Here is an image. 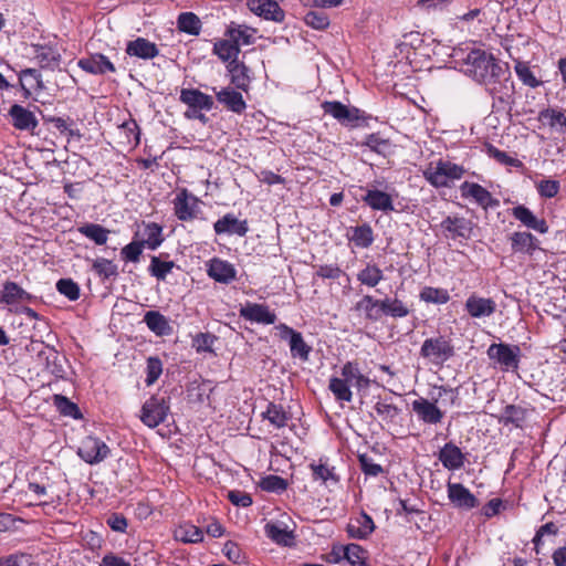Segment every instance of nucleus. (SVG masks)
I'll return each instance as SVG.
<instances>
[{"label":"nucleus","mask_w":566,"mask_h":566,"mask_svg":"<svg viewBox=\"0 0 566 566\" xmlns=\"http://www.w3.org/2000/svg\"><path fill=\"white\" fill-rule=\"evenodd\" d=\"M503 67L504 66L492 53L481 49H472L468 52L462 62L464 74L479 84L496 76Z\"/></svg>","instance_id":"obj_1"},{"label":"nucleus","mask_w":566,"mask_h":566,"mask_svg":"<svg viewBox=\"0 0 566 566\" xmlns=\"http://www.w3.org/2000/svg\"><path fill=\"white\" fill-rule=\"evenodd\" d=\"M493 99V107L496 109L511 111L515 102V86L511 81L507 67H503L493 78L482 83Z\"/></svg>","instance_id":"obj_2"},{"label":"nucleus","mask_w":566,"mask_h":566,"mask_svg":"<svg viewBox=\"0 0 566 566\" xmlns=\"http://www.w3.org/2000/svg\"><path fill=\"white\" fill-rule=\"evenodd\" d=\"M465 169L448 160L431 163L423 171L424 179L436 188L448 187L450 180L463 177Z\"/></svg>","instance_id":"obj_3"},{"label":"nucleus","mask_w":566,"mask_h":566,"mask_svg":"<svg viewBox=\"0 0 566 566\" xmlns=\"http://www.w3.org/2000/svg\"><path fill=\"white\" fill-rule=\"evenodd\" d=\"M169 400L168 396L153 395L142 407L140 421L151 429L164 423L170 411Z\"/></svg>","instance_id":"obj_4"},{"label":"nucleus","mask_w":566,"mask_h":566,"mask_svg":"<svg viewBox=\"0 0 566 566\" xmlns=\"http://www.w3.org/2000/svg\"><path fill=\"white\" fill-rule=\"evenodd\" d=\"M321 106L325 114L331 115L345 127L355 128L366 120L364 112L359 108L345 105L338 101H325Z\"/></svg>","instance_id":"obj_5"},{"label":"nucleus","mask_w":566,"mask_h":566,"mask_svg":"<svg viewBox=\"0 0 566 566\" xmlns=\"http://www.w3.org/2000/svg\"><path fill=\"white\" fill-rule=\"evenodd\" d=\"M420 355L434 365H443L454 355V347L444 336L431 337L422 343Z\"/></svg>","instance_id":"obj_6"},{"label":"nucleus","mask_w":566,"mask_h":566,"mask_svg":"<svg viewBox=\"0 0 566 566\" xmlns=\"http://www.w3.org/2000/svg\"><path fill=\"white\" fill-rule=\"evenodd\" d=\"M488 356L497 364L503 371L517 370L521 348L517 345L505 343L492 344L488 348Z\"/></svg>","instance_id":"obj_7"},{"label":"nucleus","mask_w":566,"mask_h":566,"mask_svg":"<svg viewBox=\"0 0 566 566\" xmlns=\"http://www.w3.org/2000/svg\"><path fill=\"white\" fill-rule=\"evenodd\" d=\"M281 339L286 340L290 346L291 356L302 361L310 359L312 347L304 340L302 334L286 324H279L275 327Z\"/></svg>","instance_id":"obj_8"},{"label":"nucleus","mask_w":566,"mask_h":566,"mask_svg":"<svg viewBox=\"0 0 566 566\" xmlns=\"http://www.w3.org/2000/svg\"><path fill=\"white\" fill-rule=\"evenodd\" d=\"M109 448L98 438L86 437L83 439L77 454L88 464H96L107 458Z\"/></svg>","instance_id":"obj_9"},{"label":"nucleus","mask_w":566,"mask_h":566,"mask_svg":"<svg viewBox=\"0 0 566 566\" xmlns=\"http://www.w3.org/2000/svg\"><path fill=\"white\" fill-rule=\"evenodd\" d=\"M240 317L251 323L270 325L276 322V314L266 304L248 302L239 310Z\"/></svg>","instance_id":"obj_10"},{"label":"nucleus","mask_w":566,"mask_h":566,"mask_svg":"<svg viewBox=\"0 0 566 566\" xmlns=\"http://www.w3.org/2000/svg\"><path fill=\"white\" fill-rule=\"evenodd\" d=\"M461 195L465 198H472L483 209L495 208L500 206L499 199L494 198L491 192L475 182L464 181L460 186Z\"/></svg>","instance_id":"obj_11"},{"label":"nucleus","mask_w":566,"mask_h":566,"mask_svg":"<svg viewBox=\"0 0 566 566\" xmlns=\"http://www.w3.org/2000/svg\"><path fill=\"white\" fill-rule=\"evenodd\" d=\"M440 227L443 231L449 233L446 237H450L452 239H469L473 231V222L464 217L459 216L446 217L442 220Z\"/></svg>","instance_id":"obj_12"},{"label":"nucleus","mask_w":566,"mask_h":566,"mask_svg":"<svg viewBox=\"0 0 566 566\" xmlns=\"http://www.w3.org/2000/svg\"><path fill=\"white\" fill-rule=\"evenodd\" d=\"M374 531L375 523L364 511L359 515L350 517L346 525L348 537L354 539H366Z\"/></svg>","instance_id":"obj_13"},{"label":"nucleus","mask_w":566,"mask_h":566,"mask_svg":"<svg viewBox=\"0 0 566 566\" xmlns=\"http://www.w3.org/2000/svg\"><path fill=\"white\" fill-rule=\"evenodd\" d=\"M411 406L419 420L427 424H437L443 419L444 413L437 407L436 401L419 398L413 400Z\"/></svg>","instance_id":"obj_14"},{"label":"nucleus","mask_w":566,"mask_h":566,"mask_svg":"<svg viewBox=\"0 0 566 566\" xmlns=\"http://www.w3.org/2000/svg\"><path fill=\"white\" fill-rule=\"evenodd\" d=\"M464 307L471 317L481 318L493 315L496 311V303L492 298L472 294L467 298Z\"/></svg>","instance_id":"obj_15"},{"label":"nucleus","mask_w":566,"mask_h":566,"mask_svg":"<svg viewBox=\"0 0 566 566\" xmlns=\"http://www.w3.org/2000/svg\"><path fill=\"white\" fill-rule=\"evenodd\" d=\"M249 9L266 20L282 22L284 20V11L274 0H249Z\"/></svg>","instance_id":"obj_16"},{"label":"nucleus","mask_w":566,"mask_h":566,"mask_svg":"<svg viewBox=\"0 0 566 566\" xmlns=\"http://www.w3.org/2000/svg\"><path fill=\"white\" fill-rule=\"evenodd\" d=\"M179 99L189 107L188 111H211L214 105L213 98L210 95H207L197 88H182L180 91Z\"/></svg>","instance_id":"obj_17"},{"label":"nucleus","mask_w":566,"mask_h":566,"mask_svg":"<svg viewBox=\"0 0 566 566\" xmlns=\"http://www.w3.org/2000/svg\"><path fill=\"white\" fill-rule=\"evenodd\" d=\"M217 101L222 104L228 111L235 114H242L247 108V103L242 94L233 87H223L220 91H216Z\"/></svg>","instance_id":"obj_18"},{"label":"nucleus","mask_w":566,"mask_h":566,"mask_svg":"<svg viewBox=\"0 0 566 566\" xmlns=\"http://www.w3.org/2000/svg\"><path fill=\"white\" fill-rule=\"evenodd\" d=\"M12 125L15 129L33 132L39 122L35 115L22 105L13 104L9 109Z\"/></svg>","instance_id":"obj_19"},{"label":"nucleus","mask_w":566,"mask_h":566,"mask_svg":"<svg viewBox=\"0 0 566 566\" xmlns=\"http://www.w3.org/2000/svg\"><path fill=\"white\" fill-rule=\"evenodd\" d=\"M217 234H237L244 237L249 231L247 220H239L234 214L227 213L213 224Z\"/></svg>","instance_id":"obj_20"},{"label":"nucleus","mask_w":566,"mask_h":566,"mask_svg":"<svg viewBox=\"0 0 566 566\" xmlns=\"http://www.w3.org/2000/svg\"><path fill=\"white\" fill-rule=\"evenodd\" d=\"M438 459L441 461L442 465L450 471L461 469L465 462V455L453 442L446 443L439 450Z\"/></svg>","instance_id":"obj_21"},{"label":"nucleus","mask_w":566,"mask_h":566,"mask_svg":"<svg viewBox=\"0 0 566 566\" xmlns=\"http://www.w3.org/2000/svg\"><path fill=\"white\" fill-rule=\"evenodd\" d=\"M227 71L230 74V83L238 90L248 92L250 90L251 77L249 67L238 59L231 60L227 64Z\"/></svg>","instance_id":"obj_22"},{"label":"nucleus","mask_w":566,"mask_h":566,"mask_svg":"<svg viewBox=\"0 0 566 566\" xmlns=\"http://www.w3.org/2000/svg\"><path fill=\"white\" fill-rule=\"evenodd\" d=\"M448 496L460 509L470 510L479 505L478 499L461 483H449Z\"/></svg>","instance_id":"obj_23"},{"label":"nucleus","mask_w":566,"mask_h":566,"mask_svg":"<svg viewBox=\"0 0 566 566\" xmlns=\"http://www.w3.org/2000/svg\"><path fill=\"white\" fill-rule=\"evenodd\" d=\"M77 64L83 71L95 75H102L108 72L114 73L116 71L109 59L101 53L92 54L88 57L81 59Z\"/></svg>","instance_id":"obj_24"},{"label":"nucleus","mask_w":566,"mask_h":566,"mask_svg":"<svg viewBox=\"0 0 566 566\" xmlns=\"http://www.w3.org/2000/svg\"><path fill=\"white\" fill-rule=\"evenodd\" d=\"M382 302L374 296L366 294L356 304L353 310L364 315L368 322H378L382 316Z\"/></svg>","instance_id":"obj_25"},{"label":"nucleus","mask_w":566,"mask_h":566,"mask_svg":"<svg viewBox=\"0 0 566 566\" xmlns=\"http://www.w3.org/2000/svg\"><path fill=\"white\" fill-rule=\"evenodd\" d=\"M198 199L189 197L186 189L181 190L174 200L176 217L181 221H189L196 218V207Z\"/></svg>","instance_id":"obj_26"},{"label":"nucleus","mask_w":566,"mask_h":566,"mask_svg":"<svg viewBox=\"0 0 566 566\" xmlns=\"http://www.w3.org/2000/svg\"><path fill=\"white\" fill-rule=\"evenodd\" d=\"M125 52L129 56L142 60H151L159 54V50L154 42L145 38H137L126 44Z\"/></svg>","instance_id":"obj_27"},{"label":"nucleus","mask_w":566,"mask_h":566,"mask_svg":"<svg viewBox=\"0 0 566 566\" xmlns=\"http://www.w3.org/2000/svg\"><path fill=\"white\" fill-rule=\"evenodd\" d=\"M208 275L214 281L229 284L237 277L233 264L221 259H212L209 263Z\"/></svg>","instance_id":"obj_28"},{"label":"nucleus","mask_w":566,"mask_h":566,"mask_svg":"<svg viewBox=\"0 0 566 566\" xmlns=\"http://www.w3.org/2000/svg\"><path fill=\"white\" fill-rule=\"evenodd\" d=\"M512 216L528 229L547 233L548 226L544 219H538L527 207L520 205L512 209Z\"/></svg>","instance_id":"obj_29"},{"label":"nucleus","mask_w":566,"mask_h":566,"mask_svg":"<svg viewBox=\"0 0 566 566\" xmlns=\"http://www.w3.org/2000/svg\"><path fill=\"white\" fill-rule=\"evenodd\" d=\"M361 200L373 210L388 212L395 209L392 197L378 189H367Z\"/></svg>","instance_id":"obj_30"},{"label":"nucleus","mask_w":566,"mask_h":566,"mask_svg":"<svg viewBox=\"0 0 566 566\" xmlns=\"http://www.w3.org/2000/svg\"><path fill=\"white\" fill-rule=\"evenodd\" d=\"M512 251L533 255L538 249V240L530 232L517 231L510 237Z\"/></svg>","instance_id":"obj_31"},{"label":"nucleus","mask_w":566,"mask_h":566,"mask_svg":"<svg viewBox=\"0 0 566 566\" xmlns=\"http://www.w3.org/2000/svg\"><path fill=\"white\" fill-rule=\"evenodd\" d=\"M139 235H142L139 241L150 250H156L164 241L163 228L155 222L144 223L143 230L135 234V237Z\"/></svg>","instance_id":"obj_32"},{"label":"nucleus","mask_w":566,"mask_h":566,"mask_svg":"<svg viewBox=\"0 0 566 566\" xmlns=\"http://www.w3.org/2000/svg\"><path fill=\"white\" fill-rule=\"evenodd\" d=\"M33 50L34 60L38 62L41 69L54 70L59 66L61 55L53 48L48 45L35 44L33 45Z\"/></svg>","instance_id":"obj_33"},{"label":"nucleus","mask_w":566,"mask_h":566,"mask_svg":"<svg viewBox=\"0 0 566 566\" xmlns=\"http://www.w3.org/2000/svg\"><path fill=\"white\" fill-rule=\"evenodd\" d=\"M526 420V409L517 405H506L499 417V423L503 426L513 424L515 428H522Z\"/></svg>","instance_id":"obj_34"},{"label":"nucleus","mask_w":566,"mask_h":566,"mask_svg":"<svg viewBox=\"0 0 566 566\" xmlns=\"http://www.w3.org/2000/svg\"><path fill=\"white\" fill-rule=\"evenodd\" d=\"M144 322L157 336L168 335L171 331L168 319L157 311L147 312L144 316Z\"/></svg>","instance_id":"obj_35"},{"label":"nucleus","mask_w":566,"mask_h":566,"mask_svg":"<svg viewBox=\"0 0 566 566\" xmlns=\"http://www.w3.org/2000/svg\"><path fill=\"white\" fill-rule=\"evenodd\" d=\"M23 300H31V295L15 282L8 281L3 284V290L0 296V302L2 304L12 305Z\"/></svg>","instance_id":"obj_36"},{"label":"nucleus","mask_w":566,"mask_h":566,"mask_svg":"<svg viewBox=\"0 0 566 566\" xmlns=\"http://www.w3.org/2000/svg\"><path fill=\"white\" fill-rule=\"evenodd\" d=\"M77 231L97 245L105 244L109 234V230L98 223H84Z\"/></svg>","instance_id":"obj_37"},{"label":"nucleus","mask_w":566,"mask_h":566,"mask_svg":"<svg viewBox=\"0 0 566 566\" xmlns=\"http://www.w3.org/2000/svg\"><path fill=\"white\" fill-rule=\"evenodd\" d=\"M264 419H268L272 426L280 429L287 424L291 415L286 412L281 405L270 402L266 410L262 413Z\"/></svg>","instance_id":"obj_38"},{"label":"nucleus","mask_w":566,"mask_h":566,"mask_svg":"<svg viewBox=\"0 0 566 566\" xmlns=\"http://www.w3.org/2000/svg\"><path fill=\"white\" fill-rule=\"evenodd\" d=\"M382 302V315L390 316L392 318H401L409 315V307L399 298L385 297Z\"/></svg>","instance_id":"obj_39"},{"label":"nucleus","mask_w":566,"mask_h":566,"mask_svg":"<svg viewBox=\"0 0 566 566\" xmlns=\"http://www.w3.org/2000/svg\"><path fill=\"white\" fill-rule=\"evenodd\" d=\"M178 30L190 35H199L201 21L193 12H182L177 19Z\"/></svg>","instance_id":"obj_40"},{"label":"nucleus","mask_w":566,"mask_h":566,"mask_svg":"<svg viewBox=\"0 0 566 566\" xmlns=\"http://www.w3.org/2000/svg\"><path fill=\"white\" fill-rule=\"evenodd\" d=\"M213 53L223 62L229 63L231 60L238 59L240 46L232 40H220L214 43Z\"/></svg>","instance_id":"obj_41"},{"label":"nucleus","mask_w":566,"mask_h":566,"mask_svg":"<svg viewBox=\"0 0 566 566\" xmlns=\"http://www.w3.org/2000/svg\"><path fill=\"white\" fill-rule=\"evenodd\" d=\"M357 280L363 285L375 287L384 280V273L376 264H367L357 273Z\"/></svg>","instance_id":"obj_42"},{"label":"nucleus","mask_w":566,"mask_h":566,"mask_svg":"<svg viewBox=\"0 0 566 566\" xmlns=\"http://www.w3.org/2000/svg\"><path fill=\"white\" fill-rule=\"evenodd\" d=\"M343 557L352 565L368 566L366 564V551L358 544H348L338 548Z\"/></svg>","instance_id":"obj_43"},{"label":"nucleus","mask_w":566,"mask_h":566,"mask_svg":"<svg viewBox=\"0 0 566 566\" xmlns=\"http://www.w3.org/2000/svg\"><path fill=\"white\" fill-rule=\"evenodd\" d=\"M53 403L59 410V412L65 417H71L73 419H81L82 413L76 403L71 401L69 398L62 395H54Z\"/></svg>","instance_id":"obj_44"},{"label":"nucleus","mask_w":566,"mask_h":566,"mask_svg":"<svg viewBox=\"0 0 566 566\" xmlns=\"http://www.w3.org/2000/svg\"><path fill=\"white\" fill-rule=\"evenodd\" d=\"M539 118L547 120L549 127L557 129L559 133H566V116L563 112L547 108L539 113Z\"/></svg>","instance_id":"obj_45"},{"label":"nucleus","mask_w":566,"mask_h":566,"mask_svg":"<svg viewBox=\"0 0 566 566\" xmlns=\"http://www.w3.org/2000/svg\"><path fill=\"white\" fill-rule=\"evenodd\" d=\"M350 240L359 248H368L374 242L373 229L368 223L353 228Z\"/></svg>","instance_id":"obj_46"},{"label":"nucleus","mask_w":566,"mask_h":566,"mask_svg":"<svg viewBox=\"0 0 566 566\" xmlns=\"http://www.w3.org/2000/svg\"><path fill=\"white\" fill-rule=\"evenodd\" d=\"M175 536L184 543H199L203 539V532L192 524H184L178 527Z\"/></svg>","instance_id":"obj_47"},{"label":"nucleus","mask_w":566,"mask_h":566,"mask_svg":"<svg viewBox=\"0 0 566 566\" xmlns=\"http://www.w3.org/2000/svg\"><path fill=\"white\" fill-rule=\"evenodd\" d=\"M349 382L343 378L332 377L329 379L328 388L337 400L349 402L353 398Z\"/></svg>","instance_id":"obj_48"},{"label":"nucleus","mask_w":566,"mask_h":566,"mask_svg":"<svg viewBox=\"0 0 566 566\" xmlns=\"http://www.w3.org/2000/svg\"><path fill=\"white\" fill-rule=\"evenodd\" d=\"M265 533L269 538L277 544L289 545L294 539L292 532L274 523H268L265 525Z\"/></svg>","instance_id":"obj_49"},{"label":"nucleus","mask_w":566,"mask_h":566,"mask_svg":"<svg viewBox=\"0 0 566 566\" xmlns=\"http://www.w3.org/2000/svg\"><path fill=\"white\" fill-rule=\"evenodd\" d=\"M420 300L427 303L446 304L450 295L444 289L426 286L420 292Z\"/></svg>","instance_id":"obj_50"},{"label":"nucleus","mask_w":566,"mask_h":566,"mask_svg":"<svg viewBox=\"0 0 566 566\" xmlns=\"http://www.w3.org/2000/svg\"><path fill=\"white\" fill-rule=\"evenodd\" d=\"M370 150L387 156L391 151V143L389 139L382 138L379 134H370L364 143Z\"/></svg>","instance_id":"obj_51"},{"label":"nucleus","mask_w":566,"mask_h":566,"mask_svg":"<svg viewBox=\"0 0 566 566\" xmlns=\"http://www.w3.org/2000/svg\"><path fill=\"white\" fill-rule=\"evenodd\" d=\"M514 70L524 85L533 88L541 85L542 82L534 75L527 63L518 61L516 62Z\"/></svg>","instance_id":"obj_52"},{"label":"nucleus","mask_w":566,"mask_h":566,"mask_svg":"<svg viewBox=\"0 0 566 566\" xmlns=\"http://www.w3.org/2000/svg\"><path fill=\"white\" fill-rule=\"evenodd\" d=\"M304 22L315 30H325L329 25V18L324 11L311 10L304 15Z\"/></svg>","instance_id":"obj_53"},{"label":"nucleus","mask_w":566,"mask_h":566,"mask_svg":"<svg viewBox=\"0 0 566 566\" xmlns=\"http://www.w3.org/2000/svg\"><path fill=\"white\" fill-rule=\"evenodd\" d=\"M174 266L175 263L172 261H161L158 256H153L149 272L157 280L164 281Z\"/></svg>","instance_id":"obj_54"},{"label":"nucleus","mask_w":566,"mask_h":566,"mask_svg":"<svg viewBox=\"0 0 566 566\" xmlns=\"http://www.w3.org/2000/svg\"><path fill=\"white\" fill-rule=\"evenodd\" d=\"M163 373V363L156 356H150L147 358L146 365V379L145 382L147 386L154 385Z\"/></svg>","instance_id":"obj_55"},{"label":"nucleus","mask_w":566,"mask_h":566,"mask_svg":"<svg viewBox=\"0 0 566 566\" xmlns=\"http://www.w3.org/2000/svg\"><path fill=\"white\" fill-rule=\"evenodd\" d=\"M260 486L266 492L282 493L287 489V482L279 475L271 474L261 480Z\"/></svg>","instance_id":"obj_56"},{"label":"nucleus","mask_w":566,"mask_h":566,"mask_svg":"<svg viewBox=\"0 0 566 566\" xmlns=\"http://www.w3.org/2000/svg\"><path fill=\"white\" fill-rule=\"evenodd\" d=\"M27 77H31L34 82V83L29 84L30 88H36V90L44 88V84H43L42 76H41L40 72L36 69H24L20 72L19 80H20L22 90H24L27 94H30V90L24 84V81Z\"/></svg>","instance_id":"obj_57"},{"label":"nucleus","mask_w":566,"mask_h":566,"mask_svg":"<svg viewBox=\"0 0 566 566\" xmlns=\"http://www.w3.org/2000/svg\"><path fill=\"white\" fill-rule=\"evenodd\" d=\"M56 290L70 301H76L80 297V286L72 279H60L56 282Z\"/></svg>","instance_id":"obj_58"},{"label":"nucleus","mask_w":566,"mask_h":566,"mask_svg":"<svg viewBox=\"0 0 566 566\" xmlns=\"http://www.w3.org/2000/svg\"><path fill=\"white\" fill-rule=\"evenodd\" d=\"M375 411L382 421L392 422L399 415L400 409L396 405L389 403L386 400H379L375 405Z\"/></svg>","instance_id":"obj_59"},{"label":"nucleus","mask_w":566,"mask_h":566,"mask_svg":"<svg viewBox=\"0 0 566 566\" xmlns=\"http://www.w3.org/2000/svg\"><path fill=\"white\" fill-rule=\"evenodd\" d=\"M310 468L313 472V479L315 481L321 480L327 482L328 480L337 483L339 481L334 472V468H328L325 463H311Z\"/></svg>","instance_id":"obj_60"},{"label":"nucleus","mask_w":566,"mask_h":566,"mask_svg":"<svg viewBox=\"0 0 566 566\" xmlns=\"http://www.w3.org/2000/svg\"><path fill=\"white\" fill-rule=\"evenodd\" d=\"M144 248V243L134 239L130 243L122 249L120 254L123 260L134 263L138 262Z\"/></svg>","instance_id":"obj_61"},{"label":"nucleus","mask_w":566,"mask_h":566,"mask_svg":"<svg viewBox=\"0 0 566 566\" xmlns=\"http://www.w3.org/2000/svg\"><path fill=\"white\" fill-rule=\"evenodd\" d=\"M93 270L103 279L117 275V266L107 259H97L93 263Z\"/></svg>","instance_id":"obj_62"},{"label":"nucleus","mask_w":566,"mask_h":566,"mask_svg":"<svg viewBox=\"0 0 566 566\" xmlns=\"http://www.w3.org/2000/svg\"><path fill=\"white\" fill-rule=\"evenodd\" d=\"M559 188V181L553 179H544L537 184V191L544 198H554L558 193Z\"/></svg>","instance_id":"obj_63"},{"label":"nucleus","mask_w":566,"mask_h":566,"mask_svg":"<svg viewBox=\"0 0 566 566\" xmlns=\"http://www.w3.org/2000/svg\"><path fill=\"white\" fill-rule=\"evenodd\" d=\"M360 470L364 472V474L369 476H377L380 473H382V468L380 464L375 463L371 458H369L367 454H360L358 457Z\"/></svg>","instance_id":"obj_64"}]
</instances>
